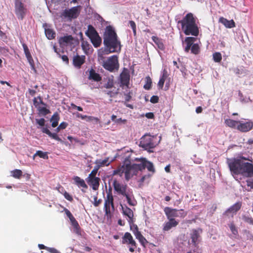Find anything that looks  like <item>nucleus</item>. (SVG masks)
<instances>
[{
  "mask_svg": "<svg viewBox=\"0 0 253 253\" xmlns=\"http://www.w3.org/2000/svg\"><path fill=\"white\" fill-rule=\"evenodd\" d=\"M164 212L168 219H174V217H185L187 213L184 212L183 209L177 210L176 209H171L169 207H166L164 209Z\"/></svg>",
  "mask_w": 253,
  "mask_h": 253,
  "instance_id": "obj_8",
  "label": "nucleus"
},
{
  "mask_svg": "<svg viewBox=\"0 0 253 253\" xmlns=\"http://www.w3.org/2000/svg\"><path fill=\"white\" fill-rule=\"evenodd\" d=\"M85 56L76 55L73 57V62L75 67L80 68L81 66L85 62Z\"/></svg>",
  "mask_w": 253,
  "mask_h": 253,
  "instance_id": "obj_19",
  "label": "nucleus"
},
{
  "mask_svg": "<svg viewBox=\"0 0 253 253\" xmlns=\"http://www.w3.org/2000/svg\"><path fill=\"white\" fill-rule=\"evenodd\" d=\"M47 251L50 253H61L59 251L54 248L48 247Z\"/></svg>",
  "mask_w": 253,
  "mask_h": 253,
  "instance_id": "obj_56",
  "label": "nucleus"
},
{
  "mask_svg": "<svg viewBox=\"0 0 253 253\" xmlns=\"http://www.w3.org/2000/svg\"><path fill=\"white\" fill-rule=\"evenodd\" d=\"M111 207L113 210H114L113 196L111 193H107L105 199L104 207L105 215L107 217H111Z\"/></svg>",
  "mask_w": 253,
  "mask_h": 253,
  "instance_id": "obj_12",
  "label": "nucleus"
},
{
  "mask_svg": "<svg viewBox=\"0 0 253 253\" xmlns=\"http://www.w3.org/2000/svg\"><path fill=\"white\" fill-rule=\"evenodd\" d=\"M196 40V38L192 37L185 38L184 41L186 44V46L184 48L185 52L188 53L191 50V52L194 54L196 55L199 53L200 51L199 45L197 43H194Z\"/></svg>",
  "mask_w": 253,
  "mask_h": 253,
  "instance_id": "obj_6",
  "label": "nucleus"
},
{
  "mask_svg": "<svg viewBox=\"0 0 253 253\" xmlns=\"http://www.w3.org/2000/svg\"><path fill=\"white\" fill-rule=\"evenodd\" d=\"M88 78L89 80H93L97 82H100L102 80V77L100 76V75L97 73L93 69H91L89 70V76Z\"/></svg>",
  "mask_w": 253,
  "mask_h": 253,
  "instance_id": "obj_25",
  "label": "nucleus"
},
{
  "mask_svg": "<svg viewBox=\"0 0 253 253\" xmlns=\"http://www.w3.org/2000/svg\"><path fill=\"white\" fill-rule=\"evenodd\" d=\"M45 34L47 38L49 40L53 39L55 37V32L51 29H45Z\"/></svg>",
  "mask_w": 253,
  "mask_h": 253,
  "instance_id": "obj_36",
  "label": "nucleus"
},
{
  "mask_svg": "<svg viewBox=\"0 0 253 253\" xmlns=\"http://www.w3.org/2000/svg\"><path fill=\"white\" fill-rule=\"evenodd\" d=\"M129 169V164L125 163L113 170L112 175H119L121 177L124 173L126 180L128 181L132 177L131 172H130Z\"/></svg>",
  "mask_w": 253,
  "mask_h": 253,
  "instance_id": "obj_9",
  "label": "nucleus"
},
{
  "mask_svg": "<svg viewBox=\"0 0 253 253\" xmlns=\"http://www.w3.org/2000/svg\"><path fill=\"white\" fill-rule=\"evenodd\" d=\"M11 176L16 179H20L22 175V171L20 169H16L11 171Z\"/></svg>",
  "mask_w": 253,
  "mask_h": 253,
  "instance_id": "obj_39",
  "label": "nucleus"
},
{
  "mask_svg": "<svg viewBox=\"0 0 253 253\" xmlns=\"http://www.w3.org/2000/svg\"><path fill=\"white\" fill-rule=\"evenodd\" d=\"M73 38L71 35H68L61 37L58 40L60 46H67L72 43Z\"/></svg>",
  "mask_w": 253,
  "mask_h": 253,
  "instance_id": "obj_22",
  "label": "nucleus"
},
{
  "mask_svg": "<svg viewBox=\"0 0 253 253\" xmlns=\"http://www.w3.org/2000/svg\"><path fill=\"white\" fill-rule=\"evenodd\" d=\"M15 13L19 20H22L25 17L27 9L20 0H15Z\"/></svg>",
  "mask_w": 253,
  "mask_h": 253,
  "instance_id": "obj_10",
  "label": "nucleus"
},
{
  "mask_svg": "<svg viewBox=\"0 0 253 253\" xmlns=\"http://www.w3.org/2000/svg\"><path fill=\"white\" fill-rule=\"evenodd\" d=\"M64 196L66 199L67 200L72 202L73 201V199L72 196L68 192H65L64 193Z\"/></svg>",
  "mask_w": 253,
  "mask_h": 253,
  "instance_id": "obj_53",
  "label": "nucleus"
},
{
  "mask_svg": "<svg viewBox=\"0 0 253 253\" xmlns=\"http://www.w3.org/2000/svg\"><path fill=\"white\" fill-rule=\"evenodd\" d=\"M122 207V213L124 215L128 217V221H132V220H133V211L128 207H127L126 206H122L121 205Z\"/></svg>",
  "mask_w": 253,
  "mask_h": 253,
  "instance_id": "obj_24",
  "label": "nucleus"
},
{
  "mask_svg": "<svg viewBox=\"0 0 253 253\" xmlns=\"http://www.w3.org/2000/svg\"><path fill=\"white\" fill-rule=\"evenodd\" d=\"M103 43L106 47V54L113 52H119L121 50V42L112 26L106 27L103 35Z\"/></svg>",
  "mask_w": 253,
  "mask_h": 253,
  "instance_id": "obj_1",
  "label": "nucleus"
},
{
  "mask_svg": "<svg viewBox=\"0 0 253 253\" xmlns=\"http://www.w3.org/2000/svg\"><path fill=\"white\" fill-rule=\"evenodd\" d=\"M80 14L79 6H75L69 9L64 10L61 14V17L64 18H68L70 20L72 19L77 18Z\"/></svg>",
  "mask_w": 253,
  "mask_h": 253,
  "instance_id": "obj_13",
  "label": "nucleus"
},
{
  "mask_svg": "<svg viewBox=\"0 0 253 253\" xmlns=\"http://www.w3.org/2000/svg\"><path fill=\"white\" fill-rule=\"evenodd\" d=\"M33 104L35 107L38 109L40 107V105L42 104L43 106H46V104L44 103L41 96L38 97H35L33 100Z\"/></svg>",
  "mask_w": 253,
  "mask_h": 253,
  "instance_id": "obj_35",
  "label": "nucleus"
},
{
  "mask_svg": "<svg viewBox=\"0 0 253 253\" xmlns=\"http://www.w3.org/2000/svg\"><path fill=\"white\" fill-rule=\"evenodd\" d=\"M243 220L247 223L253 225V218L251 217L244 216L243 217Z\"/></svg>",
  "mask_w": 253,
  "mask_h": 253,
  "instance_id": "obj_50",
  "label": "nucleus"
},
{
  "mask_svg": "<svg viewBox=\"0 0 253 253\" xmlns=\"http://www.w3.org/2000/svg\"><path fill=\"white\" fill-rule=\"evenodd\" d=\"M242 203L241 202H238L234 204L233 206L228 208L224 213L226 216H231L233 217L234 215L239 211L241 208Z\"/></svg>",
  "mask_w": 253,
  "mask_h": 253,
  "instance_id": "obj_18",
  "label": "nucleus"
},
{
  "mask_svg": "<svg viewBox=\"0 0 253 253\" xmlns=\"http://www.w3.org/2000/svg\"><path fill=\"white\" fill-rule=\"evenodd\" d=\"M95 164H99L101 167H103L104 166H108L110 164V162H109V158H107L103 160H97L95 162Z\"/></svg>",
  "mask_w": 253,
  "mask_h": 253,
  "instance_id": "obj_43",
  "label": "nucleus"
},
{
  "mask_svg": "<svg viewBox=\"0 0 253 253\" xmlns=\"http://www.w3.org/2000/svg\"><path fill=\"white\" fill-rule=\"evenodd\" d=\"M82 46L84 52L87 53L90 49V45L87 42H83Z\"/></svg>",
  "mask_w": 253,
  "mask_h": 253,
  "instance_id": "obj_47",
  "label": "nucleus"
},
{
  "mask_svg": "<svg viewBox=\"0 0 253 253\" xmlns=\"http://www.w3.org/2000/svg\"><path fill=\"white\" fill-rule=\"evenodd\" d=\"M61 58L63 61L66 62V64L69 63V59L67 55H63L61 56Z\"/></svg>",
  "mask_w": 253,
  "mask_h": 253,
  "instance_id": "obj_63",
  "label": "nucleus"
},
{
  "mask_svg": "<svg viewBox=\"0 0 253 253\" xmlns=\"http://www.w3.org/2000/svg\"><path fill=\"white\" fill-rule=\"evenodd\" d=\"M97 172L95 171V170H92L90 174L88 175V176L87 177V178H96L97 177L96 176V173Z\"/></svg>",
  "mask_w": 253,
  "mask_h": 253,
  "instance_id": "obj_55",
  "label": "nucleus"
},
{
  "mask_svg": "<svg viewBox=\"0 0 253 253\" xmlns=\"http://www.w3.org/2000/svg\"><path fill=\"white\" fill-rule=\"evenodd\" d=\"M113 86V84L112 82H108L105 85V87L107 88H111Z\"/></svg>",
  "mask_w": 253,
  "mask_h": 253,
  "instance_id": "obj_64",
  "label": "nucleus"
},
{
  "mask_svg": "<svg viewBox=\"0 0 253 253\" xmlns=\"http://www.w3.org/2000/svg\"><path fill=\"white\" fill-rule=\"evenodd\" d=\"M22 46L24 49L25 54L27 60H28L30 64L31 65H32L34 62V61L27 45L25 43H23L22 44Z\"/></svg>",
  "mask_w": 253,
  "mask_h": 253,
  "instance_id": "obj_30",
  "label": "nucleus"
},
{
  "mask_svg": "<svg viewBox=\"0 0 253 253\" xmlns=\"http://www.w3.org/2000/svg\"><path fill=\"white\" fill-rule=\"evenodd\" d=\"M36 155H38V156L43 159L47 160L48 159L47 152H42V151L38 150L36 152Z\"/></svg>",
  "mask_w": 253,
  "mask_h": 253,
  "instance_id": "obj_44",
  "label": "nucleus"
},
{
  "mask_svg": "<svg viewBox=\"0 0 253 253\" xmlns=\"http://www.w3.org/2000/svg\"><path fill=\"white\" fill-rule=\"evenodd\" d=\"M200 237V235L198 231L196 229L193 230L192 233L191 234V238L192 242L195 246L198 244L199 241L198 239Z\"/></svg>",
  "mask_w": 253,
  "mask_h": 253,
  "instance_id": "obj_31",
  "label": "nucleus"
},
{
  "mask_svg": "<svg viewBox=\"0 0 253 253\" xmlns=\"http://www.w3.org/2000/svg\"><path fill=\"white\" fill-rule=\"evenodd\" d=\"M64 211H65V212L66 215L69 219L71 218L72 216H73V215H72L71 212L67 209L65 208Z\"/></svg>",
  "mask_w": 253,
  "mask_h": 253,
  "instance_id": "obj_58",
  "label": "nucleus"
},
{
  "mask_svg": "<svg viewBox=\"0 0 253 253\" xmlns=\"http://www.w3.org/2000/svg\"><path fill=\"white\" fill-rule=\"evenodd\" d=\"M169 221L164 224L163 230L164 231H168L171 228L176 227L179 223L178 221L175 219H168Z\"/></svg>",
  "mask_w": 253,
  "mask_h": 253,
  "instance_id": "obj_20",
  "label": "nucleus"
},
{
  "mask_svg": "<svg viewBox=\"0 0 253 253\" xmlns=\"http://www.w3.org/2000/svg\"><path fill=\"white\" fill-rule=\"evenodd\" d=\"M253 128V122L251 121L243 122L239 121L237 130L242 132H247Z\"/></svg>",
  "mask_w": 253,
  "mask_h": 253,
  "instance_id": "obj_16",
  "label": "nucleus"
},
{
  "mask_svg": "<svg viewBox=\"0 0 253 253\" xmlns=\"http://www.w3.org/2000/svg\"><path fill=\"white\" fill-rule=\"evenodd\" d=\"M145 168H147L149 171L152 172V173H154L155 172V169L153 163L147 161L146 160H145Z\"/></svg>",
  "mask_w": 253,
  "mask_h": 253,
  "instance_id": "obj_41",
  "label": "nucleus"
},
{
  "mask_svg": "<svg viewBox=\"0 0 253 253\" xmlns=\"http://www.w3.org/2000/svg\"><path fill=\"white\" fill-rule=\"evenodd\" d=\"M76 116L78 118H81L82 120H86L87 119V116L86 115H83L81 114H80L79 113H77L76 114Z\"/></svg>",
  "mask_w": 253,
  "mask_h": 253,
  "instance_id": "obj_57",
  "label": "nucleus"
},
{
  "mask_svg": "<svg viewBox=\"0 0 253 253\" xmlns=\"http://www.w3.org/2000/svg\"><path fill=\"white\" fill-rule=\"evenodd\" d=\"M218 21L227 28H232L236 26L235 23L233 20H228L225 18L221 17L219 18Z\"/></svg>",
  "mask_w": 253,
  "mask_h": 253,
  "instance_id": "obj_23",
  "label": "nucleus"
},
{
  "mask_svg": "<svg viewBox=\"0 0 253 253\" xmlns=\"http://www.w3.org/2000/svg\"><path fill=\"white\" fill-rule=\"evenodd\" d=\"M39 115L45 116L50 113L49 109L46 108L45 106L43 107H40L38 109Z\"/></svg>",
  "mask_w": 253,
  "mask_h": 253,
  "instance_id": "obj_38",
  "label": "nucleus"
},
{
  "mask_svg": "<svg viewBox=\"0 0 253 253\" xmlns=\"http://www.w3.org/2000/svg\"><path fill=\"white\" fill-rule=\"evenodd\" d=\"M60 120V116L57 113H55L52 115L50 119V122H51V126L53 127H55L58 126V122Z\"/></svg>",
  "mask_w": 253,
  "mask_h": 253,
  "instance_id": "obj_33",
  "label": "nucleus"
},
{
  "mask_svg": "<svg viewBox=\"0 0 253 253\" xmlns=\"http://www.w3.org/2000/svg\"><path fill=\"white\" fill-rule=\"evenodd\" d=\"M134 220H132V221H128V223L130 226V230L132 231L133 234L134 235H136L137 232H140L138 230V228L137 225L134 224Z\"/></svg>",
  "mask_w": 253,
  "mask_h": 253,
  "instance_id": "obj_37",
  "label": "nucleus"
},
{
  "mask_svg": "<svg viewBox=\"0 0 253 253\" xmlns=\"http://www.w3.org/2000/svg\"><path fill=\"white\" fill-rule=\"evenodd\" d=\"M145 116L148 119H154V115L152 112H149V113H146Z\"/></svg>",
  "mask_w": 253,
  "mask_h": 253,
  "instance_id": "obj_60",
  "label": "nucleus"
},
{
  "mask_svg": "<svg viewBox=\"0 0 253 253\" xmlns=\"http://www.w3.org/2000/svg\"><path fill=\"white\" fill-rule=\"evenodd\" d=\"M229 227L233 235H237L238 234V229L233 222L229 224Z\"/></svg>",
  "mask_w": 253,
  "mask_h": 253,
  "instance_id": "obj_46",
  "label": "nucleus"
},
{
  "mask_svg": "<svg viewBox=\"0 0 253 253\" xmlns=\"http://www.w3.org/2000/svg\"><path fill=\"white\" fill-rule=\"evenodd\" d=\"M86 121L94 122L95 123H100V120L98 118L93 116H88L87 119H86Z\"/></svg>",
  "mask_w": 253,
  "mask_h": 253,
  "instance_id": "obj_49",
  "label": "nucleus"
},
{
  "mask_svg": "<svg viewBox=\"0 0 253 253\" xmlns=\"http://www.w3.org/2000/svg\"><path fill=\"white\" fill-rule=\"evenodd\" d=\"M228 167L233 174H241L246 177H253V164L242 161L233 159L228 162Z\"/></svg>",
  "mask_w": 253,
  "mask_h": 253,
  "instance_id": "obj_2",
  "label": "nucleus"
},
{
  "mask_svg": "<svg viewBox=\"0 0 253 253\" xmlns=\"http://www.w3.org/2000/svg\"><path fill=\"white\" fill-rule=\"evenodd\" d=\"M159 98L157 95H153L150 98V102L152 103H157L159 102Z\"/></svg>",
  "mask_w": 253,
  "mask_h": 253,
  "instance_id": "obj_54",
  "label": "nucleus"
},
{
  "mask_svg": "<svg viewBox=\"0 0 253 253\" xmlns=\"http://www.w3.org/2000/svg\"><path fill=\"white\" fill-rule=\"evenodd\" d=\"M136 238L138 240L141 245L145 247L146 245L148 243V241L146 238L141 234V232H137L135 235Z\"/></svg>",
  "mask_w": 253,
  "mask_h": 253,
  "instance_id": "obj_34",
  "label": "nucleus"
},
{
  "mask_svg": "<svg viewBox=\"0 0 253 253\" xmlns=\"http://www.w3.org/2000/svg\"><path fill=\"white\" fill-rule=\"evenodd\" d=\"M213 59L215 62L219 63L222 60V55L220 52H216L212 55Z\"/></svg>",
  "mask_w": 253,
  "mask_h": 253,
  "instance_id": "obj_45",
  "label": "nucleus"
},
{
  "mask_svg": "<svg viewBox=\"0 0 253 253\" xmlns=\"http://www.w3.org/2000/svg\"><path fill=\"white\" fill-rule=\"evenodd\" d=\"M129 24L130 25V26L132 28V29L136 28V26L135 23L133 21H132V20L129 21Z\"/></svg>",
  "mask_w": 253,
  "mask_h": 253,
  "instance_id": "obj_62",
  "label": "nucleus"
},
{
  "mask_svg": "<svg viewBox=\"0 0 253 253\" xmlns=\"http://www.w3.org/2000/svg\"><path fill=\"white\" fill-rule=\"evenodd\" d=\"M36 121L37 124H38L40 126H43L45 124V120L43 118H41L40 119H36Z\"/></svg>",
  "mask_w": 253,
  "mask_h": 253,
  "instance_id": "obj_52",
  "label": "nucleus"
},
{
  "mask_svg": "<svg viewBox=\"0 0 253 253\" xmlns=\"http://www.w3.org/2000/svg\"><path fill=\"white\" fill-rule=\"evenodd\" d=\"M145 160L146 159L144 158L141 159L140 161V164H133L131 165L130 162L128 163L129 164L130 172H131L132 177L134 175H136L138 170L141 171L145 169Z\"/></svg>",
  "mask_w": 253,
  "mask_h": 253,
  "instance_id": "obj_15",
  "label": "nucleus"
},
{
  "mask_svg": "<svg viewBox=\"0 0 253 253\" xmlns=\"http://www.w3.org/2000/svg\"><path fill=\"white\" fill-rule=\"evenodd\" d=\"M42 131L43 133L47 134L48 136L51 132L50 130L46 127H42Z\"/></svg>",
  "mask_w": 253,
  "mask_h": 253,
  "instance_id": "obj_61",
  "label": "nucleus"
},
{
  "mask_svg": "<svg viewBox=\"0 0 253 253\" xmlns=\"http://www.w3.org/2000/svg\"><path fill=\"white\" fill-rule=\"evenodd\" d=\"M168 76V72L166 69L163 71L162 75L158 83V86L159 89H162L164 87L165 82Z\"/></svg>",
  "mask_w": 253,
  "mask_h": 253,
  "instance_id": "obj_27",
  "label": "nucleus"
},
{
  "mask_svg": "<svg viewBox=\"0 0 253 253\" xmlns=\"http://www.w3.org/2000/svg\"><path fill=\"white\" fill-rule=\"evenodd\" d=\"M49 136L51 138L57 140L60 142H62V139L58 136L56 133H52L50 132Z\"/></svg>",
  "mask_w": 253,
  "mask_h": 253,
  "instance_id": "obj_48",
  "label": "nucleus"
},
{
  "mask_svg": "<svg viewBox=\"0 0 253 253\" xmlns=\"http://www.w3.org/2000/svg\"><path fill=\"white\" fill-rule=\"evenodd\" d=\"M73 180H74L75 184L79 187H83L86 189L87 188V186L85 184L84 180L81 178L80 177L78 176H74L73 177Z\"/></svg>",
  "mask_w": 253,
  "mask_h": 253,
  "instance_id": "obj_29",
  "label": "nucleus"
},
{
  "mask_svg": "<svg viewBox=\"0 0 253 253\" xmlns=\"http://www.w3.org/2000/svg\"><path fill=\"white\" fill-rule=\"evenodd\" d=\"M113 186L115 191L118 195L124 196L128 192L130 189L126 184L120 183L117 179H113Z\"/></svg>",
  "mask_w": 253,
  "mask_h": 253,
  "instance_id": "obj_11",
  "label": "nucleus"
},
{
  "mask_svg": "<svg viewBox=\"0 0 253 253\" xmlns=\"http://www.w3.org/2000/svg\"><path fill=\"white\" fill-rule=\"evenodd\" d=\"M124 197L126 198L127 203L129 206H135L137 204L136 201L134 199L132 190L127 192L126 195L124 196Z\"/></svg>",
  "mask_w": 253,
  "mask_h": 253,
  "instance_id": "obj_26",
  "label": "nucleus"
},
{
  "mask_svg": "<svg viewBox=\"0 0 253 253\" xmlns=\"http://www.w3.org/2000/svg\"><path fill=\"white\" fill-rule=\"evenodd\" d=\"M85 34L90 39L95 47L100 46L101 44L102 39L92 25H88L87 30L85 32Z\"/></svg>",
  "mask_w": 253,
  "mask_h": 253,
  "instance_id": "obj_4",
  "label": "nucleus"
},
{
  "mask_svg": "<svg viewBox=\"0 0 253 253\" xmlns=\"http://www.w3.org/2000/svg\"><path fill=\"white\" fill-rule=\"evenodd\" d=\"M72 225L74 227V228L77 230V233H79V230L80 229V227L79 226V224L78 222V221L76 220L75 218L73 216H72L71 218L69 219Z\"/></svg>",
  "mask_w": 253,
  "mask_h": 253,
  "instance_id": "obj_40",
  "label": "nucleus"
},
{
  "mask_svg": "<svg viewBox=\"0 0 253 253\" xmlns=\"http://www.w3.org/2000/svg\"><path fill=\"white\" fill-rule=\"evenodd\" d=\"M155 137L149 134H145L140 139L139 146L149 152H152L151 149H153L156 146V144L154 142Z\"/></svg>",
  "mask_w": 253,
  "mask_h": 253,
  "instance_id": "obj_5",
  "label": "nucleus"
},
{
  "mask_svg": "<svg viewBox=\"0 0 253 253\" xmlns=\"http://www.w3.org/2000/svg\"><path fill=\"white\" fill-rule=\"evenodd\" d=\"M130 75L129 72L126 68H124L120 74L121 86L128 87L129 84Z\"/></svg>",
  "mask_w": 253,
  "mask_h": 253,
  "instance_id": "obj_17",
  "label": "nucleus"
},
{
  "mask_svg": "<svg viewBox=\"0 0 253 253\" xmlns=\"http://www.w3.org/2000/svg\"><path fill=\"white\" fill-rule=\"evenodd\" d=\"M102 66L111 72H113L115 69H118L119 66L118 56L113 55L109 57L107 60L103 62Z\"/></svg>",
  "mask_w": 253,
  "mask_h": 253,
  "instance_id": "obj_7",
  "label": "nucleus"
},
{
  "mask_svg": "<svg viewBox=\"0 0 253 253\" xmlns=\"http://www.w3.org/2000/svg\"><path fill=\"white\" fill-rule=\"evenodd\" d=\"M93 199H94L93 205L96 207H98L101 204V203L102 202L101 199L97 200V196L96 195L94 196Z\"/></svg>",
  "mask_w": 253,
  "mask_h": 253,
  "instance_id": "obj_51",
  "label": "nucleus"
},
{
  "mask_svg": "<svg viewBox=\"0 0 253 253\" xmlns=\"http://www.w3.org/2000/svg\"><path fill=\"white\" fill-rule=\"evenodd\" d=\"M152 86V80L149 76H147L145 78V84L143 87L146 90H149Z\"/></svg>",
  "mask_w": 253,
  "mask_h": 253,
  "instance_id": "obj_42",
  "label": "nucleus"
},
{
  "mask_svg": "<svg viewBox=\"0 0 253 253\" xmlns=\"http://www.w3.org/2000/svg\"><path fill=\"white\" fill-rule=\"evenodd\" d=\"M224 123L226 126L232 128L237 129V126L239 124V121H235L230 119H226L225 120Z\"/></svg>",
  "mask_w": 253,
  "mask_h": 253,
  "instance_id": "obj_28",
  "label": "nucleus"
},
{
  "mask_svg": "<svg viewBox=\"0 0 253 253\" xmlns=\"http://www.w3.org/2000/svg\"><path fill=\"white\" fill-rule=\"evenodd\" d=\"M197 18L193 13H187L178 24H180L181 30L186 35L197 36L199 34V28L196 24Z\"/></svg>",
  "mask_w": 253,
  "mask_h": 253,
  "instance_id": "obj_3",
  "label": "nucleus"
},
{
  "mask_svg": "<svg viewBox=\"0 0 253 253\" xmlns=\"http://www.w3.org/2000/svg\"><path fill=\"white\" fill-rule=\"evenodd\" d=\"M59 127L61 128V129H64L66 128V127L68 126V124L66 122H62L59 125Z\"/></svg>",
  "mask_w": 253,
  "mask_h": 253,
  "instance_id": "obj_59",
  "label": "nucleus"
},
{
  "mask_svg": "<svg viewBox=\"0 0 253 253\" xmlns=\"http://www.w3.org/2000/svg\"><path fill=\"white\" fill-rule=\"evenodd\" d=\"M122 239V243L129 245L130 246L129 251L133 253L137 248V244L131 234L129 232H126Z\"/></svg>",
  "mask_w": 253,
  "mask_h": 253,
  "instance_id": "obj_14",
  "label": "nucleus"
},
{
  "mask_svg": "<svg viewBox=\"0 0 253 253\" xmlns=\"http://www.w3.org/2000/svg\"><path fill=\"white\" fill-rule=\"evenodd\" d=\"M152 39L155 43L157 45L158 48L161 50H163L164 49L165 47L162 41V39L156 36H153L152 37Z\"/></svg>",
  "mask_w": 253,
  "mask_h": 253,
  "instance_id": "obj_32",
  "label": "nucleus"
},
{
  "mask_svg": "<svg viewBox=\"0 0 253 253\" xmlns=\"http://www.w3.org/2000/svg\"><path fill=\"white\" fill-rule=\"evenodd\" d=\"M86 180L88 185L92 187L94 190H97L99 186L100 179L99 177L86 178Z\"/></svg>",
  "mask_w": 253,
  "mask_h": 253,
  "instance_id": "obj_21",
  "label": "nucleus"
}]
</instances>
